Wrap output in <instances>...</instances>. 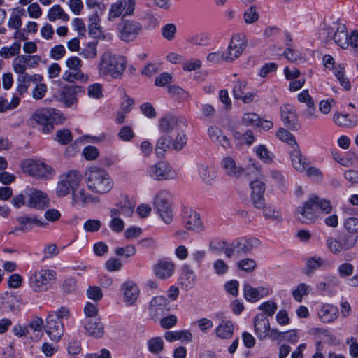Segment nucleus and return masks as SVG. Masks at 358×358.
I'll list each match as a JSON object with an SVG mask.
<instances>
[{
  "instance_id": "1",
  "label": "nucleus",
  "mask_w": 358,
  "mask_h": 358,
  "mask_svg": "<svg viewBox=\"0 0 358 358\" xmlns=\"http://www.w3.org/2000/svg\"><path fill=\"white\" fill-rule=\"evenodd\" d=\"M85 180L88 189L95 194H106L113 187V181L107 171L96 166L86 171Z\"/></svg>"
},
{
  "instance_id": "2",
  "label": "nucleus",
  "mask_w": 358,
  "mask_h": 358,
  "mask_svg": "<svg viewBox=\"0 0 358 358\" xmlns=\"http://www.w3.org/2000/svg\"><path fill=\"white\" fill-rule=\"evenodd\" d=\"M125 57L106 52L100 56L97 64L99 74L101 76H110L119 78L126 69Z\"/></svg>"
},
{
  "instance_id": "3",
  "label": "nucleus",
  "mask_w": 358,
  "mask_h": 358,
  "mask_svg": "<svg viewBox=\"0 0 358 358\" xmlns=\"http://www.w3.org/2000/svg\"><path fill=\"white\" fill-rule=\"evenodd\" d=\"M22 171L37 179L50 180L53 178L55 174L54 169L41 161H36L27 159L21 164Z\"/></svg>"
},
{
  "instance_id": "4",
  "label": "nucleus",
  "mask_w": 358,
  "mask_h": 358,
  "mask_svg": "<svg viewBox=\"0 0 358 358\" xmlns=\"http://www.w3.org/2000/svg\"><path fill=\"white\" fill-rule=\"evenodd\" d=\"M57 278L54 270L40 269L34 271L29 278L30 288L36 293H41L49 289L50 286Z\"/></svg>"
},
{
  "instance_id": "5",
  "label": "nucleus",
  "mask_w": 358,
  "mask_h": 358,
  "mask_svg": "<svg viewBox=\"0 0 358 358\" xmlns=\"http://www.w3.org/2000/svg\"><path fill=\"white\" fill-rule=\"evenodd\" d=\"M68 70L62 75V79L69 83L80 82L86 83L89 80V76L82 71L83 61L76 56H72L66 59L65 62Z\"/></svg>"
},
{
  "instance_id": "6",
  "label": "nucleus",
  "mask_w": 358,
  "mask_h": 358,
  "mask_svg": "<svg viewBox=\"0 0 358 358\" xmlns=\"http://www.w3.org/2000/svg\"><path fill=\"white\" fill-rule=\"evenodd\" d=\"M153 205L162 220L170 224L173 218L170 193L166 190L159 191L154 198Z\"/></svg>"
},
{
  "instance_id": "7",
  "label": "nucleus",
  "mask_w": 358,
  "mask_h": 358,
  "mask_svg": "<svg viewBox=\"0 0 358 358\" xmlns=\"http://www.w3.org/2000/svg\"><path fill=\"white\" fill-rule=\"evenodd\" d=\"M81 180L80 172L74 170L61 175L56 188L57 195L63 197L68 195L71 190L74 192V189L80 185Z\"/></svg>"
},
{
  "instance_id": "8",
  "label": "nucleus",
  "mask_w": 358,
  "mask_h": 358,
  "mask_svg": "<svg viewBox=\"0 0 358 358\" xmlns=\"http://www.w3.org/2000/svg\"><path fill=\"white\" fill-rule=\"evenodd\" d=\"M248 46V39L245 34L236 33L232 35L225 55L228 62L231 63L238 59Z\"/></svg>"
},
{
  "instance_id": "9",
  "label": "nucleus",
  "mask_w": 358,
  "mask_h": 358,
  "mask_svg": "<svg viewBox=\"0 0 358 358\" xmlns=\"http://www.w3.org/2000/svg\"><path fill=\"white\" fill-rule=\"evenodd\" d=\"M118 36L124 42L134 41L143 31V25L134 20H124L117 25Z\"/></svg>"
},
{
  "instance_id": "10",
  "label": "nucleus",
  "mask_w": 358,
  "mask_h": 358,
  "mask_svg": "<svg viewBox=\"0 0 358 358\" xmlns=\"http://www.w3.org/2000/svg\"><path fill=\"white\" fill-rule=\"evenodd\" d=\"M148 176L157 180H173L178 178L176 171L166 162H159L148 169Z\"/></svg>"
},
{
  "instance_id": "11",
  "label": "nucleus",
  "mask_w": 358,
  "mask_h": 358,
  "mask_svg": "<svg viewBox=\"0 0 358 358\" xmlns=\"http://www.w3.org/2000/svg\"><path fill=\"white\" fill-rule=\"evenodd\" d=\"M315 202H317V196H311L302 206L297 209L296 217L303 224L314 223L318 217V211Z\"/></svg>"
},
{
  "instance_id": "12",
  "label": "nucleus",
  "mask_w": 358,
  "mask_h": 358,
  "mask_svg": "<svg viewBox=\"0 0 358 358\" xmlns=\"http://www.w3.org/2000/svg\"><path fill=\"white\" fill-rule=\"evenodd\" d=\"M135 0H118L113 3L108 13V20L113 21L120 16L123 17L134 14Z\"/></svg>"
},
{
  "instance_id": "13",
  "label": "nucleus",
  "mask_w": 358,
  "mask_h": 358,
  "mask_svg": "<svg viewBox=\"0 0 358 358\" xmlns=\"http://www.w3.org/2000/svg\"><path fill=\"white\" fill-rule=\"evenodd\" d=\"M187 125V120L182 116L168 115L162 117L159 121V129L162 132L171 133L173 131L184 129Z\"/></svg>"
},
{
  "instance_id": "14",
  "label": "nucleus",
  "mask_w": 358,
  "mask_h": 358,
  "mask_svg": "<svg viewBox=\"0 0 358 358\" xmlns=\"http://www.w3.org/2000/svg\"><path fill=\"white\" fill-rule=\"evenodd\" d=\"M182 222L185 229L194 232H201L204 229L200 215L192 209H185L182 213Z\"/></svg>"
},
{
  "instance_id": "15",
  "label": "nucleus",
  "mask_w": 358,
  "mask_h": 358,
  "mask_svg": "<svg viewBox=\"0 0 358 358\" xmlns=\"http://www.w3.org/2000/svg\"><path fill=\"white\" fill-rule=\"evenodd\" d=\"M220 166L229 178H239L245 173V169L231 156L224 157L221 159Z\"/></svg>"
},
{
  "instance_id": "16",
  "label": "nucleus",
  "mask_w": 358,
  "mask_h": 358,
  "mask_svg": "<svg viewBox=\"0 0 358 358\" xmlns=\"http://www.w3.org/2000/svg\"><path fill=\"white\" fill-rule=\"evenodd\" d=\"M53 115L62 116L55 109L50 108L35 113L33 118L38 124L42 126L43 132L48 134L53 129Z\"/></svg>"
},
{
  "instance_id": "17",
  "label": "nucleus",
  "mask_w": 358,
  "mask_h": 358,
  "mask_svg": "<svg viewBox=\"0 0 358 358\" xmlns=\"http://www.w3.org/2000/svg\"><path fill=\"white\" fill-rule=\"evenodd\" d=\"M248 83L246 80L241 79L236 80L233 88L234 99H240L244 103H251L256 96V92L254 91H248Z\"/></svg>"
},
{
  "instance_id": "18",
  "label": "nucleus",
  "mask_w": 358,
  "mask_h": 358,
  "mask_svg": "<svg viewBox=\"0 0 358 358\" xmlns=\"http://www.w3.org/2000/svg\"><path fill=\"white\" fill-rule=\"evenodd\" d=\"M27 197V206L30 208L42 210L47 208L50 203L47 194L36 189H29Z\"/></svg>"
},
{
  "instance_id": "19",
  "label": "nucleus",
  "mask_w": 358,
  "mask_h": 358,
  "mask_svg": "<svg viewBox=\"0 0 358 358\" xmlns=\"http://www.w3.org/2000/svg\"><path fill=\"white\" fill-rule=\"evenodd\" d=\"M83 92V87L78 85H64L59 92L60 101L68 108L78 103L77 94Z\"/></svg>"
},
{
  "instance_id": "20",
  "label": "nucleus",
  "mask_w": 358,
  "mask_h": 358,
  "mask_svg": "<svg viewBox=\"0 0 358 358\" xmlns=\"http://www.w3.org/2000/svg\"><path fill=\"white\" fill-rule=\"evenodd\" d=\"M169 310L167 299L162 296L153 297L150 302L148 312L150 317L157 320Z\"/></svg>"
},
{
  "instance_id": "21",
  "label": "nucleus",
  "mask_w": 358,
  "mask_h": 358,
  "mask_svg": "<svg viewBox=\"0 0 358 358\" xmlns=\"http://www.w3.org/2000/svg\"><path fill=\"white\" fill-rule=\"evenodd\" d=\"M45 331L52 341L58 342L64 334V324L59 320L50 315L46 319Z\"/></svg>"
},
{
  "instance_id": "22",
  "label": "nucleus",
  "mask_w": 358,
  "mask_h": 358,
  "mask_svg": "<svg viewBox=\"0 0 358 358\" xmlns=\"http://www.w3.org/2000/svg\"><path fill=\"white\" fill-rule=\"evenodd\" d=\"M328 37L334 38L335 43L342 48L346 49L349 47V36L347 29L344 24H337L335 30L334 27H331L328 30Z\"/></svg>"
},
{
  "instance_id": "23",
  "label": "nucleus",
  "mask_w": 358,
  "mask_h": 358,
  "mask_svg": "<svg viewBox=\"0 0 358 358\" xmlns=\"http://www.w3.org/2000/svg\"><path fill=\"white\" fill-rule=\"evenodd\" d=\"M82 324L90 336L100 338L104 335V326L100 318L83 320Z\"/></svg>"
},
{
  "instance_id": "24",
  "label": "nucleus",
  "mask_w": 358,
  "mask_h": 358,
  "mask_svg": "<svg viewBox=\"0 0 358 358\" xmlns=\"http://www.w3.org/2000/svg\"><path fill=\"white\" fill-rule=\"evenodd\" d=\"M155 275L159 279L170 278L174 273V263L167 259H159L153 268Z\"/></svg>"
},
{
  "instance_id": "25",
  "label": "nucleus",
  "mask_w": 358,
  "mask_h": 358,
  "mask_svg": "<svg viewBox=\"0 0 358 358\" xmlns=\"http://www.w3.org/2000/svg\"><path fill=\"white\" fill-rule=\"evenodd\" d=\"M251 188V199L254 206L257 208L264 207L265 185L259 180H253L250 184Z\"/></svg>"
},
{
  "instance_id": "26",
  "label": "nucleus",
  "mask_w": 358,
  "mask_h": 358,
  "mask_svg": "<svg viewBox=\"0 0 358 358\" xmlns=\"http://www.w3.org/2000/svg\"><path fill=\"white\" fill-rule=\"evenodd\" d=\"M121 291L124 301L129 306L134 305L140 293L138 285L134 281L129 280L122 285Z\"/></svg>"
},
{
  "instance_id": "27",
  "label": "nucleus",
  "mask_w": 358,
  "mask_h": 358,
  "mask_svg": "<svg viewBox=\"0 0 358 358\" xmlns=\"http://www.w3.org/2000/svg\"><path fill=\"white\" fill-rule=\"evenodd\" d=\"M260 244L261 241L255 237L240 238L234 242L237 254H247L252 249L258 248Z\"/></svg>"
},
{
  "instance_id": "28",
  "label": "nucleus",
  "mask_w": 358,
  "mask_h": 358,
  "mask_svg": "<svg viewBox=\"0 0 358 358\" xmlns=\"http://www.w3.org/2000/svg\"><path fill=\"white\" fill-rule=\"evenodd\" d=\"M270 322L264 315L259 314L254 319V330L257 338L262 341L268 338Z\"/></svg>"
},
{
  "instance_id": "29",
  "label": "nucleus",
  "mask_w": 358,
  "mask_h": 358,
  "mask_svg": "<svg viewBox=\"0 0 358 358\" xmlns=\"http://www.w3.org/2000/svg\"><path fill=\"white\" fill-rule=\"evenodd\" d=\"M243 292L245 299L252 303L270 294L268 288L264 287L255 288L249 284L244 285Z\"/></svg>"
},
{
  "instance_id": "30",
  "label": "nucleus",
  "mask_w": 358,
  "mask_h": 358,
  "mask_svg": "<svg viewBox=\"0 0 358 358\" xmlns=\"http://www.w3.org/2000/svg\"><path fill=\"white\" fill-rule=\"evenodd\" d=\"M17 221L19 223V227L15 228L10 232L12 234H16L18 231L23 232L30 231L32 229L33 225L41 227H45L48 225L46 222L41 221L37 218L25 216L17 217Z\"/></svg>"
},
{
  "instance_id": "31",
  "label": "nucleus",
  "mask_w": 358,
  "mask_h": 358,
  "mask_svg": "<svg viewBox=\"0 0 358 358\" xmlns=\"http://www.w3.org/2000/svg\"><path fill=\"white\" fill-rule=\"evenodd\" d=\"M197 171L199 177L206 184H212L217 177V171L212 164L205 163L199 164L197 166Z\"/></svg>"
},
{
  "instance_id": "32",
  "label": "nucleus",
  "mask_w": 358,
  "mask_h": 358,
  "mask_svg": "<svg viewBox=\"0 0 358 358\" xmlns=\"http://www.w3.org/2000/svg\"><path fill=\"white\" fill-rule=\"evenodd\" d=\"M73 200L75 203L82 205L97 203L99 202V197L92 195L84 188H80L73 192Z\"/></svg>"
},
{
  "instance_id": "33",
  "label": "nucleus",
  "mask_w": 358,
  "mask_h": 358,
  "mask_svg": "<svg viewBox=\"0 0 358 358\" xmlns=\"http://www.w3.org/2000/svg\"><path fill=\"white\" fill-rule=\"evenodd\" d=\"M338 315V308L331 304H323L321 306L318 316L323 322H331L334 321Z\"/></svg>"
},
{
  "instance_id": "34",
  "label": "nucleus",
  "mask_w": 358,
  "mask_h": 358,
  "mask_svg": "<svg viewBox=\"0 0 358 358\" xmlns=\"http://www.w3.org/2000/svg\"><path fill=\"white\" fill-rule=\"evenodd\" d=\"M290 152V157L292 166L299 172H303L307 166V161L305 157L302 156L301 152L299 145H296L292 148Z\"/></svg>"
},
{
  "instance_id": "35",
  "label": "nucleus",
  "mask_w": 358,
  "mask_h": 358,
  "mask_svg": "<svg viewBox=\"0 0 358 358\" xmlns=\"http://www.w3.org/2000/svg\"><path fill=\"white\" fill-rule=\"evenodd\" d=\"M280 114L281 119L286 127L292 129L296 128L297 117L292 106L286 105L281 107Z\"/></svg>"
},
{
  "instance_id": "36",
  "label": "nucleus",
  "mask_w": 358,
  "mask_h": 358,
  "mask_svg": "<svg viewBox=\"0 0 358 358\" xmlns=\"http://www.w3.org/2000/svg\"><path fill=\"white\" fill-rule=\"evenodd\" d=\"M208 136L211 141L216 143L225 149L231 148L229 139L222 134V131L217 127H210L208 129Z\"/></svg>"
},
{
  "instance_id": "37",
  "label": "nucleus",
  "mask_w": 358,
  "mask_h": 358,
  "mask_svg": "<svg viewBox=\"0 0 358 358\" xmlns=\"http://www.w3.org/2000/svg\"><path fill=\"white\" fill-rule=\"evenodd\" d=\"M234 326L230 320H222L216 327L215 332L220 339H230L234 334Z\"/></svg>"
},
{
  "instance_id": "38",
  "label": "nucleus",
  "mask_w": 358,
  "mask_h": 358,
  "mask_svg": "<svg viewBox=\"0 0 358 358\" xmlns=\"http://www.w3.org/2000/svg\"><path fill=\"white\" fill-rule=\"evenodd\" d=\"M333 121L337 126L344 128L353 127L357 123L356 117L349 115L348 114H342L341 113H334L333 115Z\"/></svg>"
},
{
  "instance_id": "39",
  "label": "nucleus",
  "mask_w": 358,
  "mask_h": 358,
  "mask_svg": "<svg viewBox=\"0 0 358 358\" xmlns=\"http://www.w3.org/2000/svg\"><path fill=\"white\" fill-rule=\"evenodd\" d=\"M47 17L50 22H55L57 20L68 22L70 19L69 15L58 4L54 5L48 10Z\"/></svg>"
},
{
  "instance_id": "40",
  "label": "nucleus",
  "mask_w": 358,
  "mask_h": 358,
  "mask_svg": "<svg viewBox=\"0 0 358 358\" xmlns=\"http://www.w3.org/2000/svg\"><path fill=\"white\" fill-rule=\"evenodd\" d=\"M135 204L124 197L120 202L116 208H113L116 211V214L122 217H131L134 213Z\"/></svg>"
},
{
  "instance_id": "41",
  "label": "nucleus",
  "mask_w": 358,
  "mask_h": 358,
  "mask_svg": "<svg viewBox=\"0 0 358 358\" xmlns=\"http://www.w3.org/2000/svg\"><path fill=\"white\" fill-rule=\"evenodd\" d=\"M164 338L169 342H173L175 341L190 342L192 340V334L187 330L167 331L164 334Z\"/></svg>"
},
{
  "instance_id": "42",
  "label": "nucleus",
  "mask_w": 358,
  "mask_h": 358,
  "mask_svg": "<svg viewBox=\"0 0 358 358\" xmlns=\"http://www.w3.org/2000/svg\"><path fill=\"white\" fill-rule=\"evenodd\" d=\"M172 138L168 134L161 136L157 141L155 145V153L157 157H162L171 148Z\"/></svg>"
},
{
  "instance_id": "43",
  "label": "nucleus",
  "mask_w": 358,
  "mask_h": 358,
  "mask_svg": "<svg viewBox=\"0 0 358 358\" xmlns=\"http://www.w3.org/2000/svg\"><path fill=\"white\" fill-rule=\"evenodd\" d=\"M340 285L338 278L334 275H330L324 278L322 282H319L316 285V288L320 292L330 291L334 287H338Z\"/></svg>"
},
{
  "instance_id": "44",
  "label": "nucleus",
  "mask_w": 358,
  "mask_h": 358,
  "mask_svg": "<svg viewBox=\"0 0 358 358\" xmlns=\"http://www.w3.org/2000/svg\"><path fill=\"white\" fill-rule=\"evenodd\" d=\"M312 288L311 286L306 283H300L292 291V296L297 302H301L303 298L308 296Z\"/></svg>"
},
{
  "instance_id": "45",
  "label": "nucleus",
  "mask_w": 358,
  "mask_h": 358,
  "mask_svg": "<svg viewBox=\"0 0 358 358\" xmlns=\"http://www.w3.org/2000/svg\"><path fill=\"white\" fill-rule=\"evenodd\" d=\"M147 346L150 353L158 355L164 350V341L161 337H153L148 340Z\"/></svg>"
},
{
  "instance_id": "46",
  "label": "nucleus",
  "mask_w": 358,
  "mask_h": 358,
  "mask_svg": "<svg viewBox=\"0 0 358 358\" xmlns=\"http://www.w3.org/2000/svg\"><path fill=\"white\" fill-rule=\"evenodd\" d=\"M13 68L17 74L19 76H24L27 74L26 70L27 69V65L26 63L25 55H18L16 57L13 62Z\"/></svg>"
},
{
  "instance_id": "47",
  "label": "nucleus",
  "mask_w": 358,
  "mask_h": 358,
  "mask_svg": "<svg viewBox=\"0 0 358 358\" xmlns=\"http://www.w3.org/2000/svg\"><path fill=\"white\" fill-rule=\"evenodd\" d=\"M21 50L20 42H14L10 47H3L0 50V56L5 59L17 55Z\"/></svg>"
},
{
  "instance_id": "48",
  "label": "nucleus",
  "mask_w": 358,
  "mask_h": 358,
  "mask_svg": "<svg viewBox=\"0 0 358 358\" xmlns=\"http://www.w3.org/2000/svg\"><path fill=\"white\" fill-rule=\"evenodd\" d=\"M110 217L112 218L109 224L110 229L115 232L122 231L124 228V222L120 218L121 216L117 215L115 210H110Z\"/></svg>"
},
{
  "instance_id": "49",
  "label": "nucleus",
  "mask_w": 358,
  "mask_h": 358,
  "mask_svg": "<svg viewBox=\"0 0 358 358\" xmlns=\"http://www.w3.org/2000/svg\"><path fill=\"white\" fill-rule=\"evenodd\" d=\"M87 95L90 99H101L103 97V87L100 83H95L87 87Z\"/></svg>"
},
{
  "instance_id": "50",
  "label": "nucleus",
  "mask_w": 358,
  "mask_h": 358,
  "mask_svg": "<svg viewBox=\"0 0 358 358\" xmlns=\"http://www.w3.org/2000/svg\"><path fill=\"white\" fill-rule=\"evenodd\" d=\"M233 136L239 145H251L255 141L253 133L250 130L246 131L244 134L234 131Z\"/></svg>"
},
{
  "instance_id": "51",
  "label": "nucleus",
  "mask_w": 358,
  "mask_h": 358,
  "mask_svg": "<svg viewBox=\"0 0 358 358\" xmlns=\"http://www.w3.org/2000/svg\"><path fill=\"white\" fill-rule=\"evenodd\" d=\"M255 152L257 156L266 164L272 163L275 157V155L264 145H259Z\"/></svg>"
},
{
  "instance_id": "52",
  "label": "nucleus",
  "mask_w": 358,
  "mask_h": 358,
  "mask_svg": "<svg viewBox=\"0 0 358 358\" xmlns=\"http://www.w3.org/2000/svg\"><path fill=\"white\" fill-rule=\"evenodd\" d=\"M177 27L174 23H168L161 29V34L168 41H172L176 38Z\"/></svg>"
},
{
  "instance_id": "53",
  "label": "nucleus",
  "mask_w": 358,
  "mask_h": 358,
  "mask_svg": "<svg viewBox=\"0 0 358 358\" xmlns=\"http://www.w3.org/2000/svg\"><path fill=\"white\" fill-rule=\"evenodd\" d=\"M81 56L87 59H94L97 56V44L94 42L88 43L82 50Z\"/></svg>"
},
{
  "instance_id": "54",
  "label": "nucleus",
  "mask_w": 358,
  "mask_h": 358,
  "mask_svg": "<svg viewBox=\"0 0 358 358\" xmlns=\"http://www.w3.org/2000/svg\"><path fill=\"white\" fill-rule=\"evenodd\" d=\"M262 208L264 209L263 214L266 219L271 220H280L281 219V213L276 208L271 205L265 206Z\"/></svg>"
},
{
  "instance_id": "55",
  "label": "nucleus",
  "mask_w": 358,
  "mask_h": 358,
  "mask_svg": "<svg viewBox=\"0 0 358 358\" xmlns=\"http://www.w3.org/2000/svg\"><path fill=\"white\" fill-rule=\"evenodd\" d=\"M259 17L257 9L255 6H251L243 13L244 22L248 24L255 23L258 21Z\"/></svg>"
},
{
  "instance_id": "56",
  "label": "nucleus",
  "mask_w": 358,
  "mask_h": 358,
  "mask_svg": "<svg viewBox=\"0 0 358 358\" xmlns=\"http://www.w3.org/2000/svg\"><path fill=\"white\" fill-rule=\"evenodd\" d=\"M339 241H341L343 250H348L355 245L357 241V236L349 233L343 235Z\"/></svg>"
},
{
  "instance_id": "57",
  "label": "nucleus",
  "mask_w": 358,
  "mask_h": 358,
  "mask_svg": "<svg viewBox=\"0 0 358 358\" xmlns=\"http://www.w3.org/2000/svg\"><path fill=\"white\" fill-rule=\"evenodd\" d=\"M276 136L282 141L287 143L292 148L298 145L293 135L284 128H280L276 133Z\"/></svg>"
},
{
  "instance_id": "58",
  "label": "nucleus",
  "mask_w": 358,
  "mask_h": 358,
  "mask_svg": "<svg viewBox=\"0 0 358 358\" xmlns=\"http://www.w3.org/2000/svg\"><path fill=\"white\" fill-rule=\"evenodd\" d=\"M242 122L246 126H259L260 117L257 113H246L243 115Z\"/></svg>"
},
{
  "instance_id": "59",
  "label": "nucleus",
  "mask_w": 358,
  "mask_h": 358,
  "mask_svg": "<svg viewBox=\"0 0 358 358\" xmlns=\"http://www.w3.org/2000/svg\"><path fill=\"white\" fill-rule=\"evenodd\" d=\"M187 41L194 45H205L210 41V37L206 34H197L190 36Z\"/></svg>"
},
{
  "instance_id": "60",
  "label": "nucleus",
  "mask_w": 358,
  "mask_h": 358,
  "mask_svg": "<svg viewBox=\"0 0 358 358\" xmlns=\"http://www.w3.org/2000/svg\"><path fill=\"white\" fill-rule=\"evenodd\" d=\"M237 266L244 271L252 272L257 267V263L252 259L245 258L238 262Z\"/></svg>"
},
{
  "instance_id": "61",
  "label": "nucleus",
  "mask_w": 358,
  "mask_h": 358,
  "mask_svg": "<svg viewBox=\"0 0 358 358\" xmlns=\"http://www.w3.org/2000/svg\"><path fill=\"white\" fill-rule=\"evenodd\" d=\"M177 136L174 138L172 143L173 148L176 150H180L186 145L187 138L186 136L182 130L176 131Z\"/></svg>"
},
{
  "instance_id": "62",
  "label": "nucleus",
  "mask_w": 358,
  "mask_h": 358,
  "mask_svg": "<svg viewBox=\"0 0 358 358\" xmlns=\"http://www.w3.org/2000/svg\"><path fill=\"white\" fill-rule=\"evenodd\" d=\"M168 92L172 96L183 101L189 97V94L178 86L170 85L168 88Z\"/></svg>"
},
{
  "instance_id": "63",
  "label": "nucleus",
  "mask_w": 358,
  "mask_h": 358,
  "mask_svg": "<svg viewBox=\"0 0 358 358\" xmlns=\"http://www.w3.org/2000/svg\"><path fill=\"white\" fill-rule=\"evenodd\" d=\"M327 246L334 255H339L343 251L341 241L333 237L327 239Z\"/></svg>"
},
{
  "instance_id": "64",
  "label": "nucleus",
  "mask_w": 358,
  "mask_h": 358,
  "mask_svg": "<svg viewBox=\"0 0 358 358\" xmlns=\"http://www.w3.org/2000/svg\"><path fill=\"white\" fill-rule=\"evenodd\" d=\"M98 312L96 304L87 302L84 308L85 318L83 320L99 318Z\"/></svg>"
}]
</instances>
